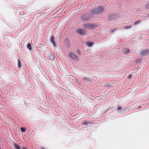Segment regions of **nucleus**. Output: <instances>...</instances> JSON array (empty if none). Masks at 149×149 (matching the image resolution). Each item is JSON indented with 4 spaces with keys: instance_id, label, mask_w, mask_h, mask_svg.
Returning <instances> with one entry per match:
<instances>
[{
    "instance_id": "1",
    "label": "nucleus",
    "mask_w": 149,
    "mask_h": 149,
    "mask_svg": "<svg viewBox=\"0 0 149 149\" xmlns=\"http://www.w3.org/2000/svg\"><path fill=\"white\" fill-rule=\"evenodd\" d=\"M104 10V8L102 6H98L97 8L93 9L92 11V13L97 14L102 12Z\"/></svg>"
},
{
    "instance_id": "2",
    "label": "nucleus",
    "mask_w": 149,
    "mask_h": 149,
    "mask_svg": "<svg viewBox=\"0 0 149 149\" xmlns=\"http://www.w3.org/2000/svg\"><path fill=\"white\" fill-rule=\"evenodd\" d=\"M149 53V50L148 49H145L141 52V54L142 55L145 56L147 55Z\"/></svg>"
},
{
    "instance_id": "3",
    "label": "nucleus",
    "mask_w": 149,
    "mask_h": 149,
    "mask_svg": "<svg viewBox=\"0 0 149 149\" xmlns=\"http://www.w3.org/2000/svg\"><path fill=\"white\" fill-rule=\"evenodd\" d=\"M70 56L76 60H78V58L77 56L72 53H70L69 54Z\"/></svg>"
},
{
    "instance_id": "4",
    "label": "nucleus",
    "mask_w": 149,
    "mask_h": 149,
    "mask_svg": "<svg viewBox=\"0 0 149 149\" xmlns=\"http://www.w3.org/2000/svg\"><path fill=\"white\" fill-rule=\"evenodd\" d=\"M84 26L86 28L91 29L94 28V25L90 24H85L84 25Z\"/></svg>"
},
{
    "instance_id": "5",
    "label": "nucleus",
    "mask_w": 149,
    "mask_h": 149,
    "mask_svg": "<svg viewBox=\"0 0 149 149\" xmlns=\"http://www.w3.org/2000/svg\"><path fill=\"white\" fill-rule=\"evenodd\" d=\"M89 15L88 14H86L85 15H84L83 17V19L85 21L88 20L90 19Z\"/></svg>"
},
{
    "instance_id": "6",
    "label": "nucleus",
    "mask_w": 149,
    "mask_h": 149,
    "mask_svg": "<svg viewBox=\"0 0 149 149\" xmlns=\"http://www.w3.org/2000/svg\"><path fill=\"white\" fill-rule=\"evenodd\" d=\"M77 32L80 34L83 35L85 33V31L83 29H79L77 30Z\"/></svg>"
},
{
    "instance_id": "7",
    "label": "nucleus",
    "mask_w": 149,
    "mask_h": 149,
    "mask_svg": "<svg viewBox=\"0 0 149 149\" xmlns=\"http://www.w3.org/2000/svg\"><path fill=\"white\" fill-rule=\"evenodd\" d=\"M54 37L53 36H52L51 37L50 41L53 44L54 47L56 46L55 43L54 41Z\"/></svg>"
},
{
    "instance_id": "8",
    "label": "nucleus",
    "mask_w": 149,
    "mask_h": 149,
    "mask_svg": "<svg viewBox=\"0 0 149 149\" xmlns=\"http://www.w3.org/2000/svg\"><path fill=\"white\" fill-rule=\"evenodd\" d=\"M123 51L124 54H128L130 52V50L128 48H125L123 49Z\"/></svg>"
},
{
    "instance_id": "9",
    "label": "nucleus",
    "mask_w": 149,
    "mask_h": 149,
    "mask_svg": "<svg viewBox=\"0 0 149 149\" xmlns=\"http://www.w3.org/2000/svg\"><path fill=\"white\" fill-rule=\"evenodd\" d=\"M49 58L52 60H54L55 58L54 54L53 53L51 54L49 56Z\"/></svg>"
},
{
    "instance_id": "10",
    "label": "nucleus",
    "mask_w": 149,
    "mask_h": 149,
    "mask_svg": "<svg viewBox=\"0 0 149 149\" xmlns=\"http://www.w3.org/2000/svg\"><path fill=\"white\" fill-rule=\"evenodd\" d=\"M13 145L16 149H21L20 147L18 144L14 143L13 144Z\"/></svg>"
},
{
    "instance_id": "11",
    "label": "nucleus",
    "mask_w": 149,
    "mask_h": 149,
    "mask_svg": "<svg viewBox=\"0 0 149 149\" xmlns=\"http://www.w3.org/2000/svg\"><path fill=\"white\" fill-rule=\"evenodd\" d=\"M88 123H90V122L88 121L85 120L81 123V124L84 125H87Z\"/></svg>"
},
{
    "instance_id": "12",
    "label": "nucleus",
    "mask_w": 149,
    "mask_h": 149,
    "mask_svg": "<svg viewBox=\"0 0 149 149\" xmlns=\"http://www.w3.org/2000/svg\"><path fill=\"white\" fill-rule=\"evenodd\" d=\"M86 43L87 45L89 47L92 46L94 44V43L93 42H86Z\"/></svg>"
},
{
    "instance_id": "13",
    "label": "nucleus",
    "mask_w": 149,
    "mask_h": 149,
    "mask_svg": "<svg viewBox=\"0 0 149 149\" xmlns=\"http://www.w3.org/2000/svg\"><path fill=\"white\" fill-rule=\"evenodd\" d=\"M27 47L29 50H31L32 49L31 45L30 43H29L27 44Z\"/></svg>"
},
{
    "instance_id": "14",
    "label": "nucleus",
    "mask_w": 149,
    "mask_h": 149,
    "mask_svg": "<svg viewBox=\"0 0 149 149\" xmlns=\"http://www.w3.org/2000/svg\"><path fill=\"white\" fill-rule=\"evenodd\" d=\"M20 130L23 132H24L26 131V129L24 127H21Z\"/></svg>"
},
{
    "instance_id": "15",
    "label": "nucleus",
    "mask_w": 149,
    "mask_h": 149,
    "mask_svg": "<svg viewBox=\"0 0 149 149\" xmlns=\"http://www.w3.org/2000/svg\"><path fill=\"white\" fill-rule=\"evenodd\" d=\"M18 67L19 68H20L22 66V64L21 62L19 60H18Z\"/></svg>"
},
{
    "instance_id": "16",
    "label": "nucleus",
    "mask_w": 149,
    "mask_h": 149,
    "mask_svg": "<svg viewBox=\"0 0 149 149\" xmlns=\"http://www.w3.org/2000/svg\"><path fill=\"white\" fill-rule=\"evenodd\" d=\"M141 22V21L140 20H139V21L136 22L134 24V25H136L137 24Z\"/></svg>"
},
{
    "instance_id": "17",
    "label": "nucleus",
    "mask_w": 149,
    "mask_h": 149,
    "mask_svg": "<svg viewBox=\"0 0 149 149\" xmlns=\"http://www.w3.org/2000/svg\"><path fill=\"white\" fill-rule=\"evenodd\" d=\"M141 61V60L140 59H136V63H139Z\"/></svg>"
},
{
    "instance_id": "18",
    "label": "nucleus",
    "mask_w": 149,
    "mask_h": 149,
    "mask_svg": "<svg viewBox=\"0 0 149 149\" xmlns=\"http://www.w3.org/2000/svg\"><path fill=\"white\" fill-rule=\"evenodd\" d=\"M131 27V26H129L125 27L124 28L125 29H128L130 28Z\"/></svg>"
},
{
    "instance_id": "19",
    "label": "nucleus",
    "mask_w": 149,
    "mask_h": 149,
    "mask_svg": "<svg viewBox=\"0 0 149 149\" xmlns=\"http://www.w3.org/2000/svg\"><path fill=\"white\" fill-rule=\"evenodd\" d=\"M132 76L131 74H130L128 76V78L129 79H130L132 78Z\"/></svg>"
},
{
    "instance_id": "20",
    "label": "nucleus",
    "mask_w": 149,
    "mask_h": 149,
    "mask_svg": "<svg viewBox=\"0 0 149 149\" xmlns=\"http://www.w3.org/2000/svg\"><path fill=\"white\" fill-rule=\"evenodd\" d=\"M122 109V108L121 107H118V111Z\"/></svg>"
},
{
    "instance_id": "21",
    "label": "nucleus",
    "mask_w": 149,
    "mask_h": 149,
    "mask_svg": "<svg viewBox=\"0 0 149 149\" xmlns=\"http://www.w3.org/2000/svg\"><path fill=\"white\" fill-rule=\"evenodd\" d=\"M146 8L148 9H149V3H148L146 6Z\"/></svg>"
},
{
    "instance_id": "22",
    "label": "nucleus",
    "mask_w": 149,
    "mask_h": 149,
    "mask_svg": "<svg viewBox=\"0 0 149 149\" xmlns=\"http://www.w3.org/2000/svg\"><path fill=\"white\" fill-rule=\"evenodd\" d=\"M77 52L79 54H81L79 50H77Z\"/></svg>"
},
{
    "instance_id": "23",
    "label": "nucleus",
    "mask_w": 149,
    "mask_h": 149,
    "mask_svg": "<svg viewBox=\"0 0 149 149\" xmlns=\"http://www.w3.org/2000/svg\"><path fill=\"white\" fill-rule=\"evenodd\" d=\"M141 106H139L138 107V109H141Z\"/></svg>"
},
{
    "instance_id": "24",
    "label": "nucleus",
    "mask_w": 149,
    "mask_h": 149,
    "mask_svg": "<svg viewBox=\"0 0 149 149\" xmlns=\"http://www.w3.org/2000/svg\"><path fill=\"white\" fill-rule=\"evenodd\" d=\"M22 149H26V148H25V147H23L22 148Z\"/></svg>"
},
{
    "instance_id": "25",
    "label": "nucleus",
    "mask_w": 149,
    "mask_h": 149,
    "mask_svg": "<svg viewBox=\"0 0 149 149\" xmlns=\"http://www.w3.org/2000/svg\"><path fill=\"white\" fill-rule=\"evenodd\" d=\"M41 149H45L44 148L42 147L41 148Z\"/></svg>"
},
{
    "instance_id": "26",
    "label": "nucleus",
    "mask_w": 149,
    "mask_h": 149,
    "mask_svg": "<svg viewBox=\"0 0 149 149\" xmlns=\"http://www.w3.org/2000/svg\"><path fill=\"white\" fill-rule=\"evenodd\" d=\"M113 15H111V16H110V17H113Z\"/></svg>"
},
{
    "instance_id": "27",
    "label": "nucleus",
    "mask_w": 149,
    "mask_h": 149,
    "mask_svg": "<svg viewBox=\"0 0 149 149\" xmlns=\"http://www.w3.org/2000/svg\"><path fill=\"white\" fill-rule=\"evenodd\" d=\"M0 149H1L0 147Z\"/></svg>"
}]
</instances>
